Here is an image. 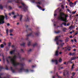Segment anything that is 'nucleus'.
<instances>
[{
	"label": "nucleus",
	"instance_id": "1",
	"mask_svg": "<svg viewBox=\"0 0 78 78\" xmlns=\"http://www.w3.org/2000/svg\"><path fill=\"white\" fill-rule=\"evenodd\" d=\"M17 56L20 57V55L19 53L16 54V55H15L13 57L9 56L7 59V62H9V61H10L12 62L13 66H18L19 65V63L17 62L16 61V58Z\"/></svg>",
	"mask_w": 78,
	"mask_h": 78
},
{
	"label": "nucleus",
	"instance_id": "2",
	"mask_svg": "<svg viewBox=\"0 0 78 78\" xmlns=\"http://www.w3.org/2000/svg\"><path fill=\"white\" fill-rule=\"evenodd\" d=\"M68 16L67 15H64L63 13L60 12V15L58 16V19L61 20H63L64 22H67V17H68Z\"/></svg>",
	"mask_w": 78,
	"mask_h": 78
},
{
	"label": "nucleus",
	"instance_id": "3",
	"mask_svg": "<svg viewBox=\"0 0 78 78\" xmlns=\"http://www.w3.org/2000/svg\"><path fill=\"white\" fill-rule=\"evenodd\" d=\"M4 19L5 17L3 16H0V25L5 23V21H4Z\"/></svg>",
	"mask_w": 78,
	"mask_h": 78
},
{
	"label": "nucleus",
	"instance_id": "4",
	"mask_svg": "<svg viewBox=\"0 0 78 78\" xmlns=\"http://www.w3.org/2000/svg\"><path fill=\"white\" fill-rule=\"evenodd\" d=\"M69 5L71 8H73V7H74V6H75V4H74L73 3H72V2H70L69 4Z\"/></svg>",
	"mask_w": 78,
	"mask_h": 78
},
{
	"label": "nucleus",
	"instance_id": "5",
	"mask_svg": "<svg viewBox=\"0 0 78 78\" xmlns=\"http://www.w3.org/2000/svg\"><path fill=\"white\" fill-rule=\"evenodd\" d=\"M52 62H56V64H58V61L56 60L52 59Z\"/></svg>",
	"mask_w": 78,
	"mask_h": 78
},
{
	"label": "nucleus",
	"instance_id": "6",
	"mask_svg": "<svg viewBox=\"0 0 78 78\" xmlns=\"http://www.w3.org/2000/svg\"><path fill=\"white\" fill-rule=\"evenodd\" d=\"M62 25H64L65 26H69V25H70L69 23H68L67 25L66 24V23H62Z\"/></svg>",
	"mask_w": 78,
	"mask_h": 78
},
{
	"label": "nucleus",
	"instance_id": "7",
	"mask_svg": "<svg viewBox=\"0 0 78 78\" xmlns=\"http://www.w3.org/2000/svg\"><path fill=\"white\" fill-rule=\"evenodd\" d=\"M15 51V50H12V51H11L10 52V54H11V55H12V54L14 53V52Z\"/></svg>",
	"mask_w": 78,
	"mask_h": 78
},
{
	"label": "nucleus",
	"instance_id": "8",
	"mask_svg": "<svg viewBox=\"0 0 78 78\" xmlns=\"http://www.w3.org/2000/svg\"><path fill=\"white\" fill-rule=\"evenodd\" d=\"M60 42H62V41L61 40H60L59 41V42L57 41V45H59V44L60 43Z\"/></svg>",
	"mask_w": 78,
	"mask_h": 78
},
{
	"label": "nucleus",
	"instance_id": "9",
	"mask_svg": "<svg viewBox=\"0 0 78 78\" xmlns=\"http://www.w3.org/2000/svg\"><path fill=\"white\" fill-rule=\"evenodd\" d=\"M55 55H56V56H58V51H56L55 52Z\"/></svg>",
	"mask_w": 78,
	"mask_h": 78
},
{
	"label": "nucleus",
	"instance_id": "10",
	"mask_svg": "<svg viewBox=\"0 0 78 78\" xmlns=\"http://www.w3.org/2000/svg\"><path fill=\"white\" fill-rule=\"evenodd\" d=\"M69 55L70 56H73V55H75V53H70L69 54Z\"/></svg>",
	"mask_w": 78,
	"mask_h": 78
},
{
	"label": "nucleus",
	"instance_id": "11",
	"mask_svg": "<svg viewBox=\"0 0 78 78\" xmlns=\"http://www.w3.org/2000/svg\"><path fill=\"white\" fill-rule=\"evenodd\" d=\"M25 44V43H23L21 44L20 45H21V46H24Z\"/></svg>",
	"mask_w": 78,
	"mask_h": 78
},
{
	"label": "nucleus",
	"instance_id": "12",
	"mask_svg": "<svg viewBox=\"0 0 78 78\" xmlns=\"http://www.w3.org/2000/svg\"><path fill=\"white\" fill-rule=\"evenodd\" d=\"M59 37H60L59 36L58 37H55V41H57V40H58V38H59Z\"/></svg>",
	"mask_w": 78,
	"mask_h": 78
},
{
	"label": "nucleus",
	"instance_id": "13",
	"mask_svg": "<svg viewBox=\"0 0 78 78\" xmlns=\"http://www.w3.org/2000/svg\"><path fill=\"white\" fill-rule=\"evenodd\" d=\"M4 47V46L3 45V44H2L1 45V48H3Z\"/></svg>",
	"mask_w": 78,
	"mask_h": 78
},
{
	"label": "nucleus",
	"instance_id": "14",
	"mask_svg": "<svg viewBox=\"0 0 78 78\" xmlns=\"http://www.w3.org/2000/svg\"><path fill=\"white\" fill-rule=\"evenodd\" d=\"M64 43H63L62 44H60V46H61V47H62L63 46V45H64Z\"/></svg>",
	"mask_w": 78,
	"mask_h": 78
},
{
	"label": "nucleus",
	"instance_id": "15",
	"mask_svg": "<svg viewBox=\"0 0 78 78\" xmlns=\"http://www.w3.org/2000/svg\"><path fill=\"white\" fill-rule=\"evenodd\" d=\"M38 8H39V9H42V8L41 7H40V6H37Z\"/></svg>",
	"mask_w": 78,
	"mask_h": 78
},
{
	"label": "nucleus",
	"instance_id": "16",
	"mask_svg": "<svg viewBox=\"0 0 78 78\" xmlns=\"http://www.w3.org/2000/svg\"><path fill=\"white\" fill-rule=\"evenodd\" d=\"M22 17H23V16L22 15L20 16V20H22Z\"/></svg>",
	"mask_w": 78,
	"mask_h": 78
},
{
	"label": "nucleus",
	"instance_id": "17",
	"mask_svg": "<svg viewBox=\"0 0 78 78\" xmlns=\"http://www.w3.org/2000/svg\"><path fill=\"white\" fill-rule=\"evenodd\" d=\"M6 32L7 35H8V30H7L6 31Z\"/></svg>",
	"mask_w": 78,
	"mask_h": 78
},
{
	"label": "nucleus",
	"instance_id": "18",
	"mask_svg": "<svg viewBox=\"0 0 78 78\" xmlns=\"http://www.w3.org/2000/svg\"><path fill=\"white\" fill-rule=\"evenodd\" d=\"M76 12V11H75V12H72V13L73 14H75V13Z\"/></svg>",
	"mask_w": 78,
	"mask_h": 78
},
{
	"label": "nucleus",
	"instance_id": "19",
	"mask_svg": "<svg viewBox=\"0 0 78 78\" xmlns=\"http://www.w3.org/2000/svg\"><path fill=\"white\" fill-rule=\"evenodd\" d=\"M59 62H62V59L61 58H60L59 59Z\"/></svg>",
	"mask_w": 78,
	"mask_h": 78
},
{
	"label": "nucleus",
	"instance_id": "20",
	"mask_svg": "<svg viewBox=\"0 0 78 78\" xmlns=\"http://www.w3.org/2000/svg\"><path fill=\"white\" fill-rule=\"evenodd\" d=\"M0 9H3V6H2V5L0 6Z\"/></svg>",
	"mask_w": 78,
	"mask_h": 78
},
{
	"label": "nucleus",
	"instance_id": "21",
	"mask_svg": "<svg viewBox=\"0 0 78 78\" xmlns=\"http://www.w3.org/2000/svg\"><path fill=\"white\" fill-rule=\"evenodd\" d=\"M31 43H30V42H29L28 43V45L29 46V45H30V44Z\"/></svg>",
	"mask_w": 78,
	"mask_h": 78
},
{
	"label": "nucleus",
	"instance_id": "22",
	"mask_svg": "<svg viewBox=\"0 0 78 78\" xmlns=\"http://www.w3.org/2000/svg\"><path fill=\"white\" fill-rule=\"evenodd\" d=\"M5 17L6 18H7V14H6V13H5Z\"/></svg>",
	"mask_w": 78,
	"mask_h": 78
},
{
	"label": "nucleus",
	"instance_id": "23",
	"mask_svg": "<svg viewBox=\"0 0 78 78\" xmlns=\"http://www.w3.org/2000/svg\"><path fill=\"white\" fill-rule=\"evenodd\" d=\"M21 4L23 6H24L25 4H24V3L23 2H21Z\"/></svg>",
	"mask_w": 78,
	"mask_h": 78
},
{
	"label": "nucleus",
	"instance_id": "24",
	"mask_svg": "<svg viewBox=\"0 0 78 78\" xmlns=\"http://www.w3.org/2000/svg\"><path fill=\"white\" fill-rule=\"evenodd\" d=\"M13 30H10V33H12V32H13Z\"/></svg>",
	"mask_w": 78,
	"mask_h": 78
},
{
	"label": "nucleus",
	"instance_id": "25",
	"mask_svg": "<svg viewBox=\"0 0 78 78\" xmlns=\"http://www.w3.org/2000/svg\"><path fill=\"white\" fill-rule=\"evenodd\" d=\"M73 67H74V64H73V65L72 66V69H73L74 68Z\"/></svg>",
	"mask_w": 78,
	"mask_h": 78
},
{
	"label": "nucleus",
	"instance_id": "26",
	"mask_svg": "<svg viewBox=\"0 0 78 78\" xmlns=\"http://www.w3.org/2000/svg\"><path fill=\"white\" fill-rule=\"evenodd\" d=\"M11 43H9L8 44V46H9H9H10V45H11Z\"/></svg>",
	"mask_w": 78,
	"mask_h": 78
},
{
	"label": "nucleus",
	"instance_id": "27",
	"mask_svg": "<svg viewBox=\"0 0 78 78\" xmlns=\"http://www.w3.org/2000/svg\"><path fill=\"white\" fill-rule=\"evenodd\" d=\"M75 75V73H73V76H74V75Z\"/></svg>",
	"mask_w": 78,
	"mask_h": 78
},
{
	"label": "nucleus",
	"instance_id": "28",
	"mask_svg": "<svg viewBox=\"0 0 78 78\" xmlns=\"http://www.w3.org/2000/svg\"><path fill=\"white\" fill-rule=\"evenodd\" d=\"M26 72H28V69H27L25 71Z\"/></svg>",
	"mask_w": 78,
	"mask_h": 78
},
{
	"label": "nucleus",
	"instance_id": "29",
	"mask_svg": "<svg viewBox=\"0 0 78 78\" xmlns=\"http://www.w3.org/2000/svg\"><path fill=\"white\" fill-rule=\"evenodd\" d=\"M12 14L14 15V12H12Z\"/></svg>",
	"mask_w": 78,
	"mask_h": 78
},
{
	"label": "nucleus",
	"instance_id": "30",
	"mask_svg": "<svg viewBox=\"0 0 78 78\" xmlns=\"http://www.w3.org/2000/svg\"><path fill=\"white\" fill-rule=\"evenodd\" d=\"M23 9L24 11H26V10H27V8H24Z\"/></svg>",
	"mask_w": 78,
	"mask_h": 78
},
{
	"label": "nucleus",
	"instance_id": "31",
	"mask_svg": "<svg viewBox=\"0 0 78 78\" xmlns=\"http://www.w3.org/2000/svg\"><path fill=\"white\" fill-rule=\"evenodd\" d=\"M62 7L63 9H64V6H63V5H62Z\"/></svg>",
	"mask_w": 78,
	"mask_h": 78
},
{
	"label": "nucleus",
	"instance_id": "32",
	"mask_svg": "<svg viewBox=\"0 0 78 78\" xmlns=\"http://www.w3.org/2000/svg\"><path fill=\"white\" fill-rule=\"evenodd\" d=\"M76 2H77V1L73 3V4H74V5H76Z\"/></svg>",
	"mask_w": 78,
	"mask_h": 78
},
{
	"label": "nucleus",
	"instance_id": "33",
	"mask_svg": "<svg viewBox=\"0 0 78 78\" xmlns=\"http://www.w3.org/2000/svg\"><path fill=\"white\" fill-rule=\"evenodd\" d=\"M37 4H38L39 5L41 4V2H38V3H37Z\"/></svg>",
	"mask_w": 78,
	"mask_h": 78
},
{
	"label": "nucleus",
	"instance_id": "34",
	"mask_svg": "<svg viewBox=\"0 0 78 78\" xmlns=\"http://www.w3.org/2000/svg\"><path fill=\"white\" fill-rule=\"evenodd\" d=\"M16 17H17V16H13V17L14 19H15V18H16Z\"/></svg>",
	"mask_w": 78,
	"mask_h": 78
},
{
	"label": "nucleus",
	"instance_id": "35",
	"mask_svg": "<svg viewBox=\"0 0 78 78\" xmlns=\"http://www.w3.org/2000/svg\"><path fill=\"white\" fill-rule=\"evenodd\" d=\"M77 34H78V33H76V34H75V35L76 36V35H77Z\"/></svg>",
	"mask_w": 78,
	"mask_h": 78
},
{
	"label": "nucleus",
	"instance_id": "36",
	"mask_svg": "<svg viewBox=\"0 0 78 78\" xmlns=\"http://www.w3.org/2000/svg\"><path fill=\"white\" fill-rule=\"evenodd\" d=\"M7 26H9V23H8L7 24Z\"/></svg>",
	"mask_w": 78,
	"mask_h": 78
},
{
	"label": "nucleus",
	"instance_id": "37",
	"mask_svg": "<svg viewBox=\"0 0 78 78\" xmlns=\"http://www.w3.org/2000/svg\"><path fill=\"white\" fill-rule=\"evenodd\" d=\"M70 37V38H72V36H70V37Z\"/></svg>",
	"mask_w": 78,
	"mask_h": 78
},
{
	"label": "nucleus",
	"instance_id": "38",
	"mask_svg": "<svg viewBox=\"0 0 78 78\" xmlns=\"http://www.w3.org/2000/svg\"><path fill=\"white\" fill-rule=\"evenodd\" d=\"M73 51H76V49H74Z\"/></svg>",
	"mask_w": 78,
	"mask_h": 78
},
{
	"label": "nucleus",
	"instance_id": "39",
	"mask_svg": "<svg viewBox=\"0 0 78 78\" xmlns=\"http://www.w3.org/2000/svg\"><path fill=\"white\" fill-rule=\"evenodd\" d=\"M74 41L75 42H76V39H75L74 40Z\"/></svg>",
	"mask_w": 78,
	"mask_h": 78
},
{
	"label": "nucleus",
	"instance_id": "40",
	"mask_svg": "<svg viewBox=\"0 0 78 78\" xmlns=\"http://www.w3.org/2000/svg\"><path fill=\"white\" fill-rule=\"evenodd\" d=\"M42 11H45V9H42Z\"/></svg>",
	"mask_w": 78,
	"mask_h": 78
},
{
	"label": "nucleus",
	"instance_id": "41",
	"mask_svg": "<svg viewBox=\"0 0 78 78\" xmlns=\"http://www.w3.org/2000/svg\"><path fill=\"white\" fill-rule=\"evenodd\" d=\"M68 51H70V49H69V48H68Z\"/></svg>",
	"mask_w": 78,
	"mask_h": 78
},
{
	"label": "nucleus",
	"instance_id": "42",
	"mask_svg": "<svg viewBox=\"0 0 78 78\" xmlns=\"http://www.w3.org/2000/svg\"><path fill=\"white\" fill-rule=\"evenodd\" d=\"M10 36H13V35L12 34H10Z\"/></svg>",
	"mask_w": 78,
	"mask_h": 78
},
{
	"label": "nucleus",
	"instance_id": "43",
	"mask_svg": "<svg viewBox=\"0 0 78 78\" xmlns=\"http://www.w3.org/2000/svg\"><path fill=\"white\" fill-rule=\"evenodd\" d=\"M56 16V14H54V16Z\"/></svg>",
	"mask_w": 78,
	"mask_h": 78
},
{
	"label": "nucleus",
	"instance_id": "44",
	"mask_svg": "<svg viewBox=\"0 0 78 78\" xmlns=\"http://www.w3.org/2000/svg\"><path fill=\"white\" fill-rule=\"evenodd\" d=\"M9 9H11V7H9Z\"/></svg>",
	"mask_w": 78,
	"mask_h": 78
},
{
	"label": "nucleus",
	"instance_id": "45",
	"mask_svg": "<svg viewBox=\"0 0 78 78\" xmlns=\"http://www.w3.org/2000/svg\"><path fill=\"white\" fill-rule=\"evenodd\" d=\"M21 51H23V49H21Z\"/></svg>",
	"mask_w": 78,
	"mask_h": 78
},
{
	"label": "nucleus",
	"instance_id": "46",
	"mask_svg": "<svg viewBox=\"0 0 78 78\" xmlns=\"http://www.w3.org/2000/svg\"><path fill=\"white\" fill-rule=\"evenodd\" d=\"M36 45V43L35 44H34V46H35V45Z\"/></svg>",
	"mask_w": 78,
	"mask_h": 78
},
{
	"label": "nucleus",
	"instance_id": "47",
	"mask_svg": "<svg viewBox=\"0 0 78 78\" xmlns=\"http://www.w3.org/2000/svg\"><path fill=\"white\" fill-rule=\"evenodd\" d=\"M67 10H68V11H69V12H70V10H69L68 9Z\"/></svg>",
	"mask_w": 78,
	"mask_h": 78
},
{
	"label": "nucleus",
	"instance_id": "48",
	"mask_svg": "<svg viewBox=\"0 0 78 78\" xmlns=\"http://www.w3.org/2000/svg\"><path fill=\"white\" fill-rule=\"evenodd\" d=\"M72 33H73V32H70V34H72Z\"/></svg>",
	"mask_w": 78,
	"mask_h": 78
},
{
	"label": "nucleus",
	"instance_id": "49",
	"mask_svg": "<svg viewBox=\"0 0 78 78\" xmlns=\"http://www.w3.org/2000/svg\"><path fill=\"white\" fill-rule=\"evenodd\" d=\"M64 64H66V62H65L64 63Z\"/></svg>",
	"mask_w": 78,
	"mask_h": 78
},
{
	"label": "nucleus",
	"instance_id": "50",
	"mask_svg": "<svg viewBox=\"0 0 78 78\" xmlns=\"http://www.w3.org/2000/svg\"><path fill=\"white\" fill-rule=\"evenodd\" d=\"M4 45H6V43H4Z\"/></svg>",
	"mask_w": 78,
	"mask_h": 78
},
{
	"label": "nucleus",
	"instance_id": "51",
	"mask_svg": "<svg viewBox=\"0 0 78 78\" xmlns=\"http://www.w3.org/2000/svg\"><path fill=\"white\" fill-rule=\"evenodd\" d=\"M23 70V69H20V70Z\"/></svg>",
	"mask_w": 78,
	"mask_h": 78
},
{
	"label": "nucleus",
	"instance_id": "52",
	"mask_svg": "<svg viewBox=\"0 0 78 78\" xmlns=\"http://www.w3.org/2000/svg\"><path fill=\"white\" fill-rule=\"evenodd\" d=\"M68 63H70V61H69L68 62Z\"/></svg>",
	"mask_w": 78,
	"mask_h": 78
},
{
	"label": "nucleus",
	"instance_id": "53",
	"mask_svg": "<svg viewBox=\"0 0 78 78\" xmlns=\"http://www.w3.org/2000/svg\"><path fill=\"white\" fill-rule=\"evenodd\" d=\"M60 54H62V52H60Z\"/></svg>",
	"mask_w": 78,
	"mask_h": 78
},
{
	"label": "nucleus",
	"instance_id": "54",
	"mask_svg": "<svg viewBox=\"0 0 78 78\" xmlns=\"http://www.w3.org/2000/svg\"><path fill=\"white\" fill-rule=\"evenodd\" d=\"M68 1L69 2H70V0H68Z\"/></svg>",
	"mask_w": 78,
	"mask_h": 78
},
{
	"label": "nucleus",
	"instance_id": "55",
	"mask_svg": "<svg viewBox=\"0 0 78 78\" xmlns=\"http://www.w3.org/2000/svg\"><path fill=\"white\" fill-rule=\"evenodd\" d=\"M9 16H11V13H9Z\"/></svg>",
	"mask_w": 78,
	"mask_h": 78
},
{
	"label": "nucleus",
	"instance_id": "56",
	"mask_svg": "<svg viewBox=\"0 0 78 78\" xmlns=\"http://www.w3.org/2000/svg\"><path fill=\"white\" fill-rule=\"evenodd\" d=\"M67 8V6H66V8Z\"/></svg>",
	"mask_w": 78,
	"mask_h": 78
},
{
	"label": "nucleus",
	"instance_id": "57",
	"mask_svg": "<svg viewBox=\"0 0 78 78\" xmlns=\"http://www.w3.org/2000/svg\"><path fill=\"white\" fill-rule=\"evenodd\" d=\"M2 42V40H0V42Z\"/></svg>",
	"mask_w": 78,
	"mask_h": 78
},
{
	"label": "nucleus",
	"instance_id": "58",
	"mask_svg": "<svg viewBox=\"0 0 78 78\" xmlns=\"http://www.w3.org/2000/svg\"><path fill=\"white\" fill-rule=\"evenodd\" d=\"M75 45H73V47H75Z\"/></svg>",
	"mask_w": 78,
	"mask_h": 78
},
{
	"label": "nucleus",
	"instance_id": "59",
	"mask_svg": "<svg viewBox=\"0 0 78 78\" xmlns=\"http://www.w3.org/2000/svg\"><path fill=\"white\" fill-rule=\"evenodd\" d=\"M71 41H72V42H73V40H71Z\"/></svg>",
	"mask_w": 78,
	"mask_h": 78
},
{
	"label": "nucleus",
	"instance_id": "60",
	"mask_svg": "<svg viewBox=\"0 0 78 78\" xmlns=\"http://www.w3.org/2000/svg\"><path fill=\"white\" fill-rule=\"evenodd\" d=\"M30 51H31V49H30V50H29Z\"/></svg>",
	"mask_w": 78,
	"mask_h": 78
},
{
	"label": "nucleus",
	"instance_id": "61",
	"mask_svg": "<svg viewBox=\"0 0 78 78\" xmlns=\"http://www.w3.org/2000/svg\"><path fill=\"white\" fill-rule=\"evenodd\" d=\"M53 78H55V77H54V76H53Z\"/></svg>",
	"mask_w": 78,
	"mask_h": 78
},
{
	"label": "nucleus",
	"instance_id": "62",
	"mask_svg": "<svg viewBox=\"0 0 78 78\" xmlns=\"http://www.w3.org/2000/svg\"><path fill=\"white\" fill-rule=\"evenodd\" d=\"M61 69H63V68L62 67H61Z\"/></svg>",
	"mask_w": 78,
	"mask_h": 78
},
{
	"label": "nucleus",
	"instance_id": "63",
	"mask_svg": "<svg viewBox=\"0 0 78 78\" xmlns=\"http://www.w3.org/2000/svg\"><path fill=\"white\" fill-rule=\"evenodd\" d=\"M14 46L13 45L12 46V47H14Z\"/></svg>",
	"mask_w": 78,
	"mask_h": 78
},
{
	"label": "nucleus",
	"instance_id": "64",
	"mask_svg": "<svg viewBox=\"0 0 78 78\" xmlns=\"http://www.w3.org/2000/svg\"><path fill=\"white\" fill-rule=\"evenodd\" d=\"M19 23H17V25H19Z\"/></svg>",
	"mask_w": 78,
	"mask_h": 78
}]
</instances>
